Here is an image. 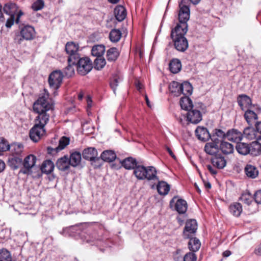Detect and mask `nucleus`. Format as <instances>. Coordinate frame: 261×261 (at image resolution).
Wrapping results in <instances>:
<instances>
[{"instance_id":"obj_1","label":"nucleus","mask_w":261,"mask_h":261,"mask_svg":"<svg viewBox=\"0 0 261 261\" xmlns=\"http://www.w3.org/2000/svg\"><path fill=\"white\" fill-rule=\"evenodd\" d=\"M53 107V103L49 97V93L45 90L43 94L33 105V110L38 116L35 120L34 125L30 130H45L44 127L49 117L46 112L51 110Z\"/></svg>"},{"instance_id":"obj_2","label":"nucleus","mask_w":261,"mask_h":261,"mask_svg":"<svg viewBox=\"0 0 261 261\" xmlns=\"http://www.w3.org/2000/svg\"><path fill=\"white\" fill-rule=\"evenodd\" d=\"M36 161L37 158L33 154H31L25 156L22 161V167L19 173L31 176L33 178H39L41 176V173L36 166Z\"/></svg>"},{"instance_id":"obj_3","label":"nucleus","mask_w":261,"mask_h":261,"mask_svg":"<svg viewBox=\"0 0 261 261\" xmlns=\"http://www.w3.org/2000/svg\"><path fill=\"white\" fill-rule=\"evenodd\" d=\"M179 27H175L171 30V38L174 42V46L179 51L184 52L188 47V42L185 35L187 32L179 29Z\"/></svg>"},{"instance_id":"obj_4","label":"nucleus","mask_w":261,"mask_h":261,"mask_svg":"<svg viewBox=\"0 0 261 261\" xmlns=\"http://www.w3.org/2000/svg\"><path fill=\"white\" fill-rule=\"evenodd\" d=\"M134 174L139 180L147 179L150 180L157 178L156 171L152 166L145 167L142 165H137L134 170Z\"/></svg>"},{"instance_id":"obj_5","label":"nucleus","mask_w":261,"mask_h":261,"mask_svg":"<svg viewBox=\"0 0 261 261\" xmlns=\"http://www.w3.org/2000/svg\"><path fill=\"white\" fill-rule=\"evenodd\" d=\"M35 35L34 28L31 25H25L20 30V35H16L14 37V42L17 44H21L23 40H32Z\"/></svg>"},{"instance_id":"obj_6","label":"nucleus","mask_w":261,"mask_h":261,"mask_svg":"<svg viewBox=\"0 0 261 261\" xmlns=\"http://www.w3.org/2000/svg\"><path fill=\"white\" fill-rule=\"evenodd\" d=\"M180 9L178 13L179 23H177L176 27H179V29H182L185 32L188 31L187 21L190 18V9L188 6L184 5L179 7Z\"/></svg>"},{"instance_id":"obj_7","label":"nucleus","mask_w":261,"mask_h":261,"mask_svg":"<svg viewBox=\"0 0 261 261\" xmlns=\"http://www.w3.org/2000/svg\"><path fill=\"white\" fill-rule=\"evenodd\" d=\"M79 49V45L73 42H68L66 43L65 45V50L69 55L68 62H70L74 60L76 61L77 60L78 61H82L80 54L77 53Z\"/></svg>"},{"instance_id":"obj_8","label":"nucleus","mask_w":261,"mask_h":261,"mask_svg":"<svg viewBox=\"0 0 261 261\" xmlns=\"http://www.w3.org/2000/svg\"><path fill=\"white\" fill-rule=\"evenodd\" d=\"M197 229V223L195 219L188 220L183 231L185 239H190L195 234Z\"/></svg>"},{"instance_id":"obj_9","label":"nucleus","mask_w":261,"mask_h":261,"mask_svg":"<svg viewBox=\"0 0 261 261\" xmlns=\"http://www.w3.org/2000/svg\"><path fill=\"white\" fill-rule=\"evenodd\" d=\"M63 73L61 70H55L51 72L48 77L50 86L55 89L59 88L63 80Z\"/></svg>"},{"instance_id":"obj_10","label":"nucleus","mask_w":261,"mask_h":261,"mask_svg":"<svg viewBox=\"0 0 261 261\" xmlns=\"http://www.w3.org/2000/svg\"><path fill=\"white\" fill-rule=\"evenodd\" d=\"M82 228L80 225H75L64 228L60 233L65 237H72L76 239L81 238Z\"/></svg>"},{"instance_id":"obj_11","label":"nucleus","mask_w":261,"mask_h":261,"mask_svg":"<svg viewBox=\"0 0 261 261\" xmlns=\"http://www.w3.org/2000/svg\"><path fill=\"white\" fill-rule=\"evenodd\" d=\"M81 61H77L76 60H72L70 62L68 63V65L67 66L64 70V73L65 75L69 77L72 76L74 74V68L75 67L77 69V71L79 73H80L82 70L80 69L81 68Z\"/></svg>"},{"instance_id":"obj_12","label":"nucleus","mask_w":261,"mask_h":261,"mask_svg":"<svg viewBox=\"0 0 261 261\" xmlns=\"http://www.w3.org/2000/svg\"><path fill=\"white\" fill-rule=\"evenodd\" d=\"M202 120V115L199 110L191 109L187 113V120L192 123L197 124Z\"/></svg>"},{"instance_id":"obj_13","label":"nucleus","mask_w":261,"mask_h":261,"mask_svg":"<svg viewBox=\"0 0 261 261\" xmlns=\"http://www.w3.org/2000/svg\"><path fill=\"white\" fill-rule=\"evenodd\" d=\"M3 11L9 16H17L18 13V9L17 5L13 3L9 2L5 4Z\"/></svg>"},{"instance_id":"obj_14","label":"nucleus","mask_w":261,"mask_h":261,"mask_svg":"<svg viewBox=\"0 0 261 261\" xmlns=\"http://www.w3.org/2000/svg\"><path fill=\"white\" fill-rule=\"evenodd\" d=\"M211 163L214 167L220 169L224 168L226 165V160L220 154H217L212 157Z\"/></svg>"},{"instance_id":"obj_15","label":"nucleus","mask_w":261,"mask_h":261,"mask_svg":"<svg viewBox=\"0 0 261 261\" xmlns=\"http://www.w3.org/2000/svg\"><path fill=\"white\" fill-rule=\"evenodd\" d=\"M244 117L246 121L249 125V126L245 127L243 130H248L253 125V121L257 119V114L253 111L250 110H247L244 114Z\"/></svg>"},{"instance_id":"obj_16","label":"nucleus","mask_w":261,"mask_h":261,"mask_svg":"<svg viewBox=\"0 0 261 261\" xmlns=\"http://www.w3.org/2000/svg\"><path fill=\"white\" fill-rule=\"evenodd\" d=\"M70 163L67 155H64L59 159L56 162V167L61 171H66L69 168Z\"/></svg>"},{"instance_id":"obj_17","label":"nucleus","mask_w":261,"mask_h":261,"mask_svg":"<svg viewBox=\"0 0 261 261\" xmlns=\"http://www.w3.org/2000/svg\"><path fill=\"white\" fill-rule=\"evenodd\" d=\"M256 139V141L249 144V154L252 156H257L261 153V144Z\"/></svg>"},{"instance_id":"obj_18","label":"nucleus","mask_w":261,"mask_h":261,"mask_svg":"<svg viewBox=\"0 0 261 261\" xmlns=\"http://www.w3.org/2000/svg\"><path fill=\"white\" fill-rule=\"evenodd\" d=\"M114 13L116 19L119 21H123L126 16V9L122 5L117 6L114 9Z\"/></svg>"},{"instance_id":"obj_19","label":"nucleus","mask_w":261,"mask_h":261,"mask_svg":"<svg viewBox=\"0 0 261 261\" xmlns=\"http://www.w3.org/2000/svg\"><path fill=\"white\" fill-rule=\"evenodd\" d=\"M237 101L241 109L243 110L244 104H246L247 106L255 107L254 105L252 104L251 99L246 94L239 95L237 98Z\"/></svg>"},{"instance_id":"obj_20","label":"nucleus","mask_w":261,"mask_h":261,"mask_svg":"<svg viewBox=\"0 0 261 261\" xmlns=\"http://www.w3.org/2000/svg\"><path fill=\"white\" fill-rule=\"evenodd\" d=\"M22 158L19 156L12 155L8 159V165L12 170H14L19 168L20 165L22 164Z\"/></svg>"},{"instance_id":"obj_21","label":"nucleus","mask_w":261,"mask_h":261,"mask_svg":"<svg viewBox=\"0 0 261 261\" xmlns=\"http://www.w3.org/2000/svg\"><path fill=\"white\" fill-rule=\"evenodd\" d=\"M244 172L246 176L251 178H255L258 175V170L257 168L251 164H247L244 169Z\"/></svg>"},{"instance_id":"obj_22","label":"nucleus","mask_w":261,"mask_h":261,"mask_svg":"<svg viewBox=\"0 0 261 261\" xmlns=\"http://www.w3.org/2000/svg\"><path fill=\"white\" fill-rule=\"evenodd\" d=\"M181 108L186 111H189L193 108V105L192 100L189 96H184L180 98L179 101Z\"/></svg>"},{"instance_id":"obj_23","label":"nucleus","mask_w":261,"mask_h":261,"mask_svg":"<svg viewBox=\"0 0 261 261\" xmlns=\"http://www.w3.org/2000/svg\"><path fill=\"white\" fill-rule=\"evenodd\" d=\"M219 149L223 154L226 155L231 154L234 151L233 145L229 142L225 141L221 142L220 146H219Z\"/></svg>"},{"instance_id":"obj_24","label":"nucleus","mask_w":261,"mask_h":261,"mask_svg":"<svg viewBox=\"0 0 261 261\" xmlns=\"http://www.w3.org/2000/svg\"><path fill=\"white\" fill-rule=\"evenodd\" d=\"M226 138V134L224 132H212L210 139L212 142L218 145L219 142L224 141L223 140Z\"/></svg>"},{"instance_id":"obj_25","label":"nucleus","mask_w":261,"mask_h":261,"mask_svg":"<svg viewBox=\"0 0 261 261\" xmlns=\"http://www.w3.org/2000/svg\"><path fill=\"white\" fill-rule=\"evenodd\" d=\"M169 68L170 71L173 73L179 72L181 69V63L178 59H173L169 63Z\"/></svg>"},{"instance_id":"obj_26","label":"nucleus","mask_w":261,"mask_h":261,"mask_svg":"<svg viewBox=\"0 0 261 261\" xmlns=\"http://www.w3.org/2000/svg\"><path fill=\"white\" fill-rule=\"evenodd\" d=\"M226 138L228 140L239 143L243 138V134L241 132H227Z\"/></svg>"},{"instance_id":"obj_27","label":"nucleus","mask_w":261,"mask_h":261,"mask_svg":"<svg viewBox=\"0 0 261 261\" xmlns=\"http://www.w3.org/2000/svg\"><path fill=\"white\" fill-rule=\"evenodd\" d=\"M100 157L103 161L110 163L113 162L116 159V154L113 150H107L102 152Z\"/></svg>"},{"instance_id":"obj_28","label":"nucleus","mask_w":261,"mask_h":261,"mask_svg":"<svg viewBox=\"0 0 261 261\" xmlns=\"http://www.w3.org/2000/svg\"><path fill=\"white\" fill-rule=\"evenodd\" d=\"M188 205L186 200L178 199L175 203V209L180 214H185L187 210Z\"/></svg>"},{"instance_id":"obj_29","label":"nucleus","mask_w":261,"mask_h":261,"mask_svg":"<svg viewBox=\"0 0 261 261\" xmlns=\"http://www.w3.org/2000/svg\"><path fill=\"white\" fill-rule=\"evenodd\" d=\"M97 151L95 148L93 147H89L87 149H85L83 151V157L90 161L93 159L95 157L97 156Z\"/></svg>"},{"instance_id":"obj_30","label":"nucleus","mask_w":261,"mask_h":261,"mask_svg":"<svg viewBox=\"0 0 261 261\" xmlns=\"http://www.w3.org/2000/svg\"><path fill=\"white\" fill-rule=\"evenodd\" d=\"M119 56L118 49L116 47H112L107 51L106 57L108 61H115Z\"/></svg>"},{"instance_id":"obj_31","label":"nucleus","mask_w":261,"mask_h":261,"mask_svg":"<svg viewBox=\"0 0 261 261\" xmlns=\"http://www.w3.org/2000/svg\"><path fill=\"white\" fill-rule=\"evenodd\" d=\"M55 166L54 163L50 160L44 161L40 168L41 172L45 174H49L53 171Z\"/></svg>"},{"instance_id":"obj_32","label":"nucleus","mask_w":261,"mask_h":261,"mask_svg":"<svg viewBox=\"0 0 261 261\" xmlns=\"http://www.w3.org/2000/svg\"><path fill=\"white\" fill-rule=\"evenodd\" d=\"M105 51V46L102 44L94 45L91 49V54L96 58L103 57L102 56Z\"/></svg>"},{"instance_id":"obj_33","label":"nucleus","mask_w":261,"mask_h":261,"mask_svg":"<svg viewBox=\"0 0 261 261\" xmlns=\"http://www.w3.org/2000/svg\"><path fill=\"white\" fill-rule=\"evenodd\" d=\"M230 213L235 217H239L242 212V205L238 202H234L231 204L229 207Z\"/></svg>"},{"instance_id":"obj_34","label":"nucleus","mask_w":261,"mask_h":261,"mask_svg":"<svg viewBox=\"0 0 261 261\" xmlns=\"http://www.w3.org/2000/svg\"><path fill=\"white\" fill-rule=\"evenodd\" d=\"M121 164L123 167L128 170L134 169L137 165L136 159L132 157H128L125 159L121 162Z\"/></svg>"},{"instance_id":"obj_35","label":"nucleus","mask_w":261,"mask_h":261,"mask_svg":"<svg viewBox=\"0 0 261 261\" xmlns=\"http://www.w3.org/2000/svg\"><path fill=\"white\" fill-rule=\"evenodd\" d=\"M201 246L200 241L196 238H191L188 243V248L190 251L195 252L197 251Z\"/></svg>"},{"instance_id":"obj_36","label":"nucleus","mask_w":261,"mask_h":261,"mask_svg":"<svg viewBox=\"0 0 261 261\" xmlns=\"http://www.w3.org/2000/svg\"><path fill=\"white\" fill-rule=\"evenodd\" d=\"M170 91L175 96H178L181 94V84L173 81L169 86Z\"/></svg>"},{"instance_id":"obj_37","label":"nucleus","mask_w":261,"mask_h":261,"mask_svg":"<svg viewBox=\"0 0 261 261\" xmlns=\"http://www.w3.org/2000/svg\"><path fill=\"white\" fill-rule=\"evenodd\" d=\"M170 185L164 181H159L157 185V190L159 194L167 195L170 190Z\"/></svg>"},{"instance_id":"obj_38","label":"nucleus","mask_w":261,"mask_h":261,"mask_svg":"<svg viewBox=\"0 0 261 261\" xmlns=\"http://www.w3.org/2000/svg\"><path fill=\"white\" fill-rule=\"evenodd\" d=\"M83 75L89 73L93 68V64L91 60L87 57H83Z\"/></svg>"},{"instance_id":"obj_39","label":"nucleus","mask_w":261,"mask_h":261,"mask_svg":"<svg viewBox=\"0 0 261 261\" xmlns=\"http://www.w3.org/2000/svg\"><path fill=\"white\" fill-rule=\"evenodd\" d=\"M81 161V154L79 152H74L71 154L69 162L70 165L73 167L78 165Z\"/></svg>"},{"instance_id":"obj_40","label":"nucleus","mask_w":261,"mask_h":261,"mask_svg":"<svg viewBox=\"0 0 261 261\" xmlns=\"http://www.w3.org/2000/svg\"><path fill=\"white\" fill-rule=\"evenodd\" d=\"M22 14V12L20 10L17 14V16H10V17L7 20L6 27L7 28H10L13 25L14 22L16 23H18L19 22V19Z\"/></svg>"},{"instance_id":"obj_41","label":"nucleus","mask_w":261,"mask_h":261,"mask_svg":"<svg viewBox=\"0 0 261 261\" xmlns=\"http://www.w3.org/2000/svg\"><path fill=\"white\" fill-rule=\"evenodd\" d=\"M23 146L19 143H13L10 146L9 150L12 153V155H19L22 152Z\"/></svg>"},{"instance_id":"obj_42","label":"nucleus","mask_w":261,"mask_h":261,"mask_svg":"<svg viewBox=\"0 0 261 261\" xmlns=\"http://www.w3.org/2000/svg\"><path fill=\"white\" fill-rule=\"evenodd\" d=\"M236 149L239 153L247 155L249 153V144L239 142L237 144Z\"/></svg>"},{"instance_id":"obj_43","label":"nucleus","mask_w":261,"mask_h":261,"mask_svg":"<svg viewBox=\"0 0 261 261\" xmlns=\"http://www.w3.org/2000/svg\"><path fill=\"white\" fill-rule=\"evenodd\" d=\"M219 149V146L217 144L211 143H207L204 146V150L205 152L210 155H213L216 153Z\"/></svg>"},{"instance_id":"obj_44","label":"nucleus","mask_w":261,"mask_h":261,"mask_svg":"<svg viewBox=\"0 0 261 261\" xmlns=\"http://www.w3.org/2000/svg\"><path fill=\"white\" fill-rule=\"evenodd\" d=\"M193 87L188 82H184L181 84V94L184 96H189L192 93Z\"/></svg>"},{"instance_id":"obj_45","label":"nucleus","mask_w":261,"mask_h":261,"mask_svg":"<svg viewBox=\"0 0 261 261\" xmlns=\"http://www.w3.org/2000/svg\"><path fill=\"white\" fill-rule=\"evenodd\" d=\"M122 81V78L117 74L114 75L111 79L110 85L114 93H116L117 87L118 86L119 83Z\"/></svg>"},{"instance_id":"obj_46","label":"nucleus","mask_w":261,"mask_h":261,"mask_svg":"<svg viewBox=\"0 0 261 261\" xmlns=\"http://www.w3.org/2000/svg\"><path fill=\"white\" fill-rule=\"evenodd\" d=\"M122 36L121 31L118 29H112L109 34V38L113 42H117Z\"/></svg>"},{"instance_id":"obj_47","label":"nucleus","mask_w":261,"mask_h":261,"mask_svg":"<svg viewBox=\"0 0 261 261\" xmlns=\"http://www.w3.org/2000/svg\"><path fill=\"white\" fill-rule=\"evenodd\" d=\"M253 199V197L249 192L243 193L239 198L240 200H241L243 203L248 205L251 203Z\"/></svg>"},{"instance_id":"obj_48","label":"nucleus","mask_w":261,"mask_h":261,"mask_svg":"<svg viewBox=\"0 0 261 261\" xmlns=\"http://www.w3.org/2000/svg\"><path fill=\"white\" fill-rule=\"evenodd\" d=\"M106 64V61L103 57L96 58L94 61V67L97 70L102 69Z\"/></svg>"},{"instance_id":"obj_49","label":"nucleus","mask_w":261,"mask_h":261,"mask_svg":"<svg viewBox=\"0 0 261 261\" xmlns=\"http://www.w3.org/2000/svg\"><path fill=\"white\" fill-rule=\"evenodd\" d=\"M12 257L10 251L5 248L0 249V261H12Z\"/></svg>"},{"instance_id":"obj_50","label":"nucleus","mask_w":261,"mask_h":261,"mask_svg":"<svg viewBox=\"0 0 261 261\" xmlns=\"http://www.w3.org/2000/svg\"><path fill=\"white\" fill-rule=\"evenodd\" d=\"M195 135L197 139L202 142H206L211 138L210 132H195Z\"/></svg>"},{"instance_id":"obj_51","label":"nucleus","mask_w":261,"mask_h":261,"mask_svg":"<svg viewBox=\"0 0 261 261\" xmlns=\"http://www.w3.org/2000/svg\"><path fill=\"white\" fill-rule=\"evenodd\" d=\"M45 135V132H29L30 139L34 142H38Z\"/></svg>"},{"instance_id":"obj_52","label":"nucleus","mask_w":261,"mask_h":261,"mask_svg":"<svg viewBox=\"0 0 261 261\" xmlns=\"http://www.w3.org/2000/svg\"><path fill=\"white\" fill-rule=\"evenodd\" d=\"M246 137L250 140H261V132H243Z\"/></svg>"},{"instance_id":"obj_53","label":"nucleus","mask_w":261,"mask_h":261,"mask_svg":"<svg viewBox=\"0 0 261 261\" xmlns=\"http://www.w3.org/2000/svg\"><path fill=\"white\" fill-rule=\"evenodd\" d=\"M70 139L66 137H62L59 140V145L56 147V149L58 150H62L69 143Z\"/></svg>"},{"instance_id":"obj_54","label":"nucleus","mask_w":261,"mask_h":261,"mask_svg":"<svg viewBox=\"0 0 261 261\" xmlns=\"http://www.w3.org/2000/svg\"><path fill=\"white\" fill-rule=\"evenodd\" d=\"M10 145L4 138H0V152L9 150Z\"/></svg>"},{"instance_id":"obj_55","label":"nucleus","mask_w":261,"mask_h":261,"mask_svg":"<svg viewBox=\"0 0 261 261\" xmlns=\"http://www.w3.org/2000/svg\"><path fill=\"white\" fill-rule=\"evenodd\" d=\"M103 161L101 158H98L97 156L90 161L91 164L94 168H100L103 163Z\"/></svg>"},{"instance_id":"obj_56","label":"nucleus","mask_w":261,"mask_h":261,"mask_svg":"<svg viewBox=\"0 0 261 261\" xmlns=\"http://www.w3.org/2000/svg\"><path fill=\"white\" fill-rule=\"evenodd\" d=\"M44 7V2L43 0H37L32 6V9L34 11H38L42 9Z\"/></svg>"},{"instance_id":"obj_57","label":"nucleus","mask_w":261,"mask_h":261,"mask_svg":"<svg viewBox=\"0 0 261 261\" xmlns=\"http://www.w3.org/2000/svg\"><path fill=\"white\" fill-rule=\"evenodd\" d=\"M197 256L194 252H188L185 254L184 261H196Z\"/></svg>"},{"instance_id":"obj_58","label":"nucleus","mask_w":261,"mask_h":261,"mask_svg":"<svg viewBox=\"0 0 261 261\" xmlns=\"http://www.w3.org/2000/svg\"><path fill=\"white\" fill-rule=\"evenodd\" d=\"M86 100L87 102V108L86 111L88 115L91 114L90 109L92 106V100L90 95H87L86 97Z\"/></svg>"},{"instance_id":"obj_59","label":"nucleus","mask_w":261,"mask_h":261,"mask_svg":"<svg viewBox=\"0 0 261 261\" xmlns=\"http://www.w3.org/2000/svg\"><path fill=\"white\" fill-rule=\"evenodd\" d=\"M253 198L256 203L261 204V190H258L255 193Z\"/></svg>"},{"instance_id":"obj_60","label":"nucleus","mask_w":261,"mask_h":261,"mask_svg":"<svg viewBox=\"0 0 261 261\" xmlns=\"http://www.w3.org/2000/svg\"><path fill=\"white\" fill-rule=\"evenodd\" d=\"M59 151H60V150H57L56 149V148H52L51 147H47V152L49 154L54 155V154L57 153Z\"/></svg>"},{"instance_id":"obj_61","label":"nucleus","mask_w":261,"mask_h":261,"mask_svg":"<svg viewBox=\"0 0 261 261\" xmlns=\"http://www.w3.org/2000/svg\"><path fill=\"white\" fill-rule=\"evenodd\" d=\"M206 167L207 169L212 174L215 175L217 173V170L214 169L210 165H207Z\"/></svg>"},{"instance_id":"obj_62","label":"nucleus","mask_w":261,"mask_h":261,"mask_svg":"<svg viewBox=\"0 0 261 261\" xmlns=\"http://www.w3.org/2000/svg\"><path fill=\"white\" fill-rule=\"evenodd\" d=\"M254 253L257 255L261 256V243L260 245L258 246L254 251Z\"/></svg>"},{"instance_id":"obj_63","label":"nucleus","mask_w":261,"mask_h":261,"mask_svg":"<svg viewBox=\"0 0 261 261\" xmlns=\"http://www.w3.org/2000/svg\"><path fill=\"white\" fill-rule=\"evenodd\" d=\"M182 136L184 139L187 140L188 138L191 136L190 132H182Z\"/></svg>"},{"instance_id":"obj_64","label":"nucleus","mask_w":261,"mask_h":261,"mask_svg":"<svg viewBox=\"0 0 261 261\" xmlns=\"http://www.w3.org/2000/svg\"><path fill=\"white\" fill-rule=\"evenodd\" d=\"M255 130H261V121L256 122L255 123Z\"/></svg>"}]
</instances>
